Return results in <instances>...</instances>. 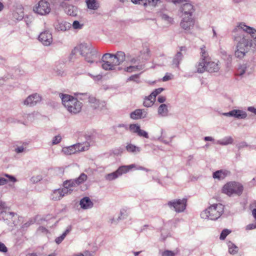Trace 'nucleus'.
I'll use <instances>...</instances> for the list:
<instances>
[{
  "label": "nucleus",
  "instance_id": "1",
  "mask_svg": "<svg viewBox=\"0 0 256 256\" xmlns=\"http://www.w3.org/2000/svg\"><path fill=\"white\" fill-rule=\"evenodd\" d=\"M244 32L250 34L252 38H256V30L252 27L246 26L243 22L240 23L237 28L234 29L233 30L234 40L238 42L234 55L240 58L245 56L249 48L252 46V40L246 38L244 34Z\"/></svg>",
  "mask_w": 256,
  "mask_h": 256
},
{
  "label": "nucleus",
  "instance_id": "2",
  "mask_svg": "<svg viewBox=\"0 0 256 256\" xmlns=\"http://www.w3.org/2000/svg\"><path fill=\"white\" fill-rule=\"evenodd\" d=\"M62 96V104L70 112L76 114L81 111L82 103L76 98L68 94Z\"/></svg>",
  "mask_w": 256,
  "mask_h": 256
},
{
  "label": "nucleus",
  "instance_id": "3",
  "mask_svg": "<svg viewBox=\"0 0 256 256\" xmlns=\"http://www.w3.org/2000/svg\"><path fill=\"white\" fill-rule=\"evenodd\" d=\"M224 211V206L221 204H216L210 206L200 215L203 218L216 220L221 216Z\"/></svg>",
  "mask_w": 256,
  "mask_h": 256
},
{
  "label": "nucleus",
  "instance_id": "4",
  "mask_svg": "<svg viewBox=\"0 0 256 256\" xmlns=\"http://www.w3.org/2000/svg\"><path fill=\"white\" fill-rule=\"evenodd\" d=\"M150 52L147 46L143 47L142 49L140 50V54L136 56L128 54L127 62L132 65L140 64L141 62L146 60L150 58Z\"/></svg>",
  "mask_w": 256,
  "mask_h": 256
},
{
  "label": "nucleus",
  "instance_id": "5",
  "mask_svg": "<svg viewBox=\"0 0 256 256\" xmlns=\"http://www.w3.org/2000/svg\"><path fill=\"white\" fill-rule=\"evenodd\" d=\"M244 190L243 186L239 182H230L225 184L222 189L224 194L230 196L233 194L240 196Z\"/></svg>",
  "mask_w": 256,
  "mask_h": 256
},
{
  "label": "nucleus",
  "instance_id": "6",
  "mask_svg": "<svg viewBox=\"0 0 256 256\" xmlns=\"http://www.w3.org/2000/svg\"><path fill=\"white\" fill-rule=\"evenodd\" d=\"M220 62L218 60L212 61L211 60L205 63H198L197 66V72L202 73L205 71L210 72H218L220 69Z\"/></svg>",
  "mask_w": 256,
  "mask_h": 256
},
{
  "label": "nucleus",
  "instance_id": "7",
  "mask_svg": "<svg viewBox=\"0 0 256 256\" xmlns=\"http://www.w3.org/2000/svg\"><path fill=\"white\" fill-rule=\"evenodd\" d=\"M102 67L106 70H114L118 66L114 60L113 54L106 53L103 55L102 58Z\"/></svg>",
  "mask_w": 256,
  "mask_h": 256
},
{
  "label": "nucleus",
  "instance_id": "8",
  "mask_svg": "<svg viewBox=\"0 0 256 256\" xmlns=\"http://www.w3.org/2000/svg\"><path fill=\"white\" fill-rule=\"evenodd\" d=\"M50 10V4L44 0H40L34 8V11L40 15L47 14Z\"/></svg>",
  "mask_w": 256,
  "mask_h": 256
},
{
  "label": "nucleus",
  "instance_id": "9",
  "mask_svg": "<svg viewBox=\"0 0 256 256\" xmlns=\"http://www.w3.org/2000/svg\"><path fill=\"white\" fill-rule=\"evenodd\" d=\"M187 200L186 198L182 200H174L168 202V206L170 208H173L177 212H183L186 208Z\"/></svg>",
  "mask_w": 256,
  "mask_h": 256
},
{
  "label": "nucleus",
  "instance_id": "10",
  "mask_svg": "<svg viewBox=\"0 0 256 256\" xmlns=\"http://www.w3.org/2000/svg\"><path fill=\"white\" fill-rule=\"evenodd\" d=\"M76 48L80 51V54L84 56L86 54H90V58L92 59L95 56V53L96 52V50L91 44H81L76 47Z\"/></svg>",
  "mask_w": 256,
  "mask_h": 256
},
{
  "label": "nucleus",
  "instance_id": "11",
  "mask_svg": "<svg viewBox=\"0 0 256 256\" xmlns=\"http://www.w3.org/2000/svg\"><path fill=\"white\" fill-rule=\"evenodd\" d=\"M195 24L194 19L191 16L182 17L180 26L182 28L186 31H189L193 28Z\"/></svg>",
  "mask_w": 256,
  "mask_h": 256
},
{
  "label": "nucleus",
  "instance_id": "12",
  "mask_svg": "<svg viewBox=\"0 0 256 256\" xmlns=\"http://www.w3.org/2000/svg\"><path fill=\"white\" fill-rule=\"evenodd\" d=\"M38 40L45 46H49L52 42V34L48 31H44L40 34Z\"/></svg>",
  "mask_w": 256,
  "mask_h": 256
},
{
  "label": "nucleus",
  "instance_id": "13",
  "mask_svg": "<svg viewBox=\"0 0 256 256\" xmlns=\"http://www.w3.org/2000/svg\"><path fill=\"white\" fill-rule=\"evenodd\" d=\"M41 100V97L37 94L28 96L24 101V104L28 106H32L36 104Z\"/></svg>",
  "mask_w": 256,
  "mask_h": 256
},
{
  "label": "nucleus",
  "instance_id": "14",
  "mask_svg": "<svg viewBox=\"0 0 256 256\" xmlns=\"http://www.w3.org/2000/svg\"><path fill=\"white\" fill-rule=\"evenodd\" d=\"M63 186L64 188H62L66 189L67 190L66 191V194H70L74 190L75 188L78 186L76 185V182L74 181V180L64 181L63 183Z\"/></svg>",
  "mask_w": 256,
  "mask_h": 256
},
{
  "label": "nucleus",
  "instance_id": "15",
  "mask_svg": "<svg viewBox=\"0 0 256 256\" xmlns=\"http://www.w3.org/2000/svg\"><path fill=\"white\" fill-rule=\"evenodd\" d=\"M194 11V10L192 4L189 3H185L182 6V16H188L192 17Z\"/></svg>",
  "mask_w": 256,
  "mask_h": 256
},
{
  "label": "nucleus",
  "instance_id": "16",
  "mask_svg": "<svg viewBox=\"0 0 256 256\" xmlns=\"http://www.w3.org/2000/svg\"><path fill=\"white\" fill-rule=\"evenodd\" d=\"M66 189L59 188L55 190L51 194V198L52 200H60L65 195H67L66 193Z\"/></svg>",
  "mask_w": 256,
  "mask_h": 256
},
{
  "label": "nucleus",
  "instance_id": "17",
  "mask_svg": "<svg viewBox=\"0 0 256 256\" xmlns=\"http://www.w3.org/2000/svg\"><path fill=\"white\" fill-rule=\"evenodd\" d=\"M224 114L227 116H232L238 118H244L247 116L246 112L238 110H234Z\"/></svg>",
  "mask_w": 256,
  "mask_h": 256
},
{
  "label": "nucleus",
  "instance_id": "18",
  "mask_svg": "<svg viewBox=\"0 0 256 256\" xmlns=\"http://www.w3.org/2000/svg\"><path fill=\"white\" fill-rule=\"evenodd\" d=\"M230 173V172L227 170H220L214 172L212 174V177L214 179L221 180L224 179Z\"/></svg>",
  "mask_w": 256,
  "mask_h": 256
},
{
  "label": "nucleus",
  "instance_id": "19",
  "mask_svg": "<svg viewBox=\"0 0 256 256\" xmlns=\"http://www.w3.org/2000/svg\"><path fill=\"white\" fill-rule=\"evenodd\" d=\"M200 60L201 62L199 63H205L207 61L210 60V58L209 56L208 50L205 46H202L200 48Z\"/></svg>",
  "mask_w": 256,
  "mask_h": 256
},
{
  "label": "nucleus",
  "instance_id": "20",
  "mask_svg": "<svg viewBox=\"0 0 256 256\" xmlns=\"http://www.w3.org/2000/svg\"><path fill=\"white\" fill-rule=\"evenodd\" d=\"M81 208L82 209H88L93 206V202L88 197L86 196L82 198L80 202Z\"/></svg>",
  "mask_w": 256,
  "mask_h": 256
},
{
  "label": "nucleus",
  "instance_id": "21",
  "mask_svg": "<svg viewBox=\"0 0 256 256\" xmlns=\"http://www.w3.org/2000/svg\"><path fill=\"white\" fill-rule=\"evenodd\" d=\"M114 60L117 66H119L122 63L126 60V54L124 52L118 51L116 54H113Z\"/></svg>",
  "mask_w": 256,
  "mask_h": 256
},
{
  "label": "nucleus",
  "instance_id": "22",
  "mask_svg": "<svg viewBox=\"0 0 256 256\" xmlns=\"http://www.w3.org/2000/svg\"><path fill=\"white\" fill-rule=\"evenodd\" d=\"M74 150H76V153L78 152H84L85 150H88L90 148V144L88 142H84L83 144L78 143L77 144H74Z\"/></svg>",
  "mask_w": 256,
  "mask_h": 256
},
{
  "label": "nucleus",
  "instance_id": "23",
  "mask_svg": "<svg viewBox=\"0 0 256 256\" xmlns=\"http://www.w3.org/2000/svg\"><path fill=\"white\" fill-rule=\"evenodd\" d=\"M146 114L142 110L138 109L130 114V118L134 120H138L144 118Z\"/></svg>",
  "mask_w": 256,
  "mask_h": 256
},
{
  "label": "nucleus",
  "instance_id": "24",
  "mask_svg": "<svg viewBox=\"0 0 256 256\" xmlns=\"http://www.w3.org/2000/svg\"><path fill=\"white\" fill-rule=\"evenodd\" d=\"M136 165L134 164H130L128 166H120L116 170V172L118 174L119 176L123 174H126L130 170L134 168Z\"/></svg>",
  "mask_w": 256,
  "mask_h": 256
},
{
  "label": "nucleus",
  "instance_id": "25",
  "mask_svg": "<svg viewBox=\"0 0 256 256\" xmlns=\"http://www.w3.org/2000/svg\"><path fill=\"white\" fill-rule=\"evenodd\" d=\"M143 68L142 64L132 65L130 64L124 68L125 72H132L140 71Z\"/></svg>",
  "mask_w": 256,
  "mask_h": 256
},
{
  "label": "nucleus",
  "instance_id": "26",
  "mask_svg": "<svg viewBox=\"0 0 256 256\" xmlns=\"http://www.w3.org/2000/svg\"><path fill=\"white\" fill-rule=\"evenodd\" d=\"M86 2L88 8L96 10L100 7L98 2L96 0H86Z\"/></svg>",
  "mask_w": 256,
  "mask_h": 256
},
{
  "label": "nucleus",
  "instance_id": "27",
  "mask_svg": "<svg viewBox=\"0 0 256 256\" xmlns=\"http://www.w3.org/2000/svg\"><path fill=\"white\" fill-rule=\"evenodd\" d=\"M156 98L150 94L148 96H146L144 100V106L146 107H150L153 105Z\"/></svg>",
  "mask_w": 256,
  "mask_h": 256
},
{
  "label": "nucleus",
  "instance_id": "28",
  "mask_svg": "<svg viewBox=\"0 0 256 256\" xmlns=\"http://www.w3.org/2000/svg\"><path fill=\"white\" fill-rule=\"evenodd\" d=\"M158 114L162 116H165L168 115V109L167 106L166 104H162L158 108Z\"/></svg>",
  "mask_w": 256,
  "mask_h": 256
},
{
  "label": "nucleus",
  "instance_id": "29",
  "mask_svg": "<svg viewBox=\"0 0 256 256\" xmlns=\"http://www.w3.org/2000/svg\"><path fill=\"white\" fill-rule=\"evenodd\" d=\"M71 230V227L68 228L65 232L59 237H58L55 241L56 244H60L65 238L66 236L70 232Z\"/></svg>",
  "mask_w": 256,
  "mask_h": 256
},
{
  "label": "nucleus",
  "instance_id": "30",
  "mask_svg": "<svg viewBox=\"0 0 256 256\" xmlns=\"http://www.w3.org/2000/svg\"><path fill=\"white\" fill-rule=\"evenodd\" d=\"M74 144L62 148V152L66 154H72L76 153Z\"/></svg>",
  "mask_w": 256,
  "mask_h": 256
},
{
  "label": "nucleus",
  "instance_id": "31",
  "mask_svg": "<svg viewBox=\"0 0 256 256\" xmlns=\"http://www.w3.org/2000/svg\"><path fill=\"white\" fill-rule=\"evenodd\" d=\"M126 150L130 152H136L140 151V148L131 144H128L126 146Z\"/></svg>",
  "mask_w": 256,
  "mask_h": 256
},
{
  "label": "nucleus",
  "instance_id": "32",
  "mask_svg": "<svg viewBox=\"0 0 256 256\" xmlns=\"http://www.w3.org/2000/svg\"><path fill=\"white\" fill-rule=\"evenodd\" d=\"M87 178L88 177L86 174L82 173L80 176L78 178L74 180V181H76V185L77 186H78V185L86 181L87 179Z\"/></svg>",
  "mask_w": 256,
  "mask_h": 256
},
{
  "label": "nucleus",
  "instance_id": "33",
  "mask_svg": "<svg viewBox=\"0 0 256 256\" xmlns=\"http://www.w3.org/2000/svg\"><path fill=\"white\" fill-rule=\"evenodd\" d=\"M70 24L68 22H62L58 24L57 26V28L62 31H65L70 27Z\"/></svg>",
  "mask_w": 256,
  "mask_h": 256
},
{
  "label": "nucleus",
  "instance_id": "34",
  "mask_svg": "<svg viewBox=\"0 0 256 256\" xmlns=\"http://www.w3.org/2000/svg\"><path fill=\"white\" fill-rule=\"evenodd\" d=\"M182 54L181 52H178L175 56V57L173 60V62L177 66H178L180 62L182 60Z\"/></svg>",
  "mask_w": 256,
  "mask_h": 256
},
{
  "label": "nucleus",
  "instance_id": "35",
  "mask_svg": "<svg viewBox=\"0 0 256 256\" xmlns=\"http://www.w3.org/2000/svg\"><path fill=\"white\" fill-rule=\"evenodd\" d=\"M119 176L118 174L116 172V170L108 174L106 176V178L108 180H114Z\"/></svg>",
  "mask_w": 256,
  "mask_h": 256
},
{
  "label": "nucleus",
  "instance_id": "36",
  "mask_svg": "<svg viewBox=\"0 0 256 256\" xmlns=\"http://www.w3.org/2000/svg\"><path fill=\"white\" fill-rule=\"evenodd\" d=\"M233 142V139L231 136L225 138L224 139L219 141V143L222 145H227L231 144Z\"/></svg>",
  "mask_w": 256,
  "mask_h": 256
},
{
  "label": "nucleus",
  "instance_id": "37",
  "mask_svg": "<svg viewBox=\"0 0 256 256\" xmlns=\"http://www.w3.org/2000/svg\"><path fill=\"white\" fill-rule=\"evenodd\" d=\"M238 248L233 244H230L228 245V252L230 254H234L238 252Z\"/></svg>",
  "mask_w": 256,
  "mask_h": 256
},
{
  "label": "nucleus",
  "instance_id": "38",
  "mask_svg": "<svg viewBox=\"0 0 256 256\" xmlns=\"http://www.w3.org/2000/svg\"><path fill=\"white\" fill-rule=\"evenodd\" d=\"M97 52L95 53V56L94 58H90L91 56L90 54H86L84 57L85 58V60L90 64H92L95 62L96 60V59L97 58Z\"/></svg>",
  "mask_w": 256,
  "mask_h": 256
},
{
  "label": "nucleus",
  "instance_id": "39",
  "mask_svg": "<svg viewBox=\"0 0 256 256\" xmlns=\"http://www.w3.org/2000/svg\"><path fill=\"white\" fill-rule=\"evenodd\" d=\"M130 130L134 133L138 134L139 130H140V126L136 124H132L130 126Z\"/></svg>",
  "mask_w": 256,
  "mask_h": 256
},
{
  "label": "nucleus",
  "instance_id": "40",
  "mask_svg": "<svg viewBox=\"0 0 256 256\" xmlns=\"http://www.w3.org/2000/svg\"><path fill=\"white\" fill-rule=\"evenodd\" d=\"M230 233V231L228 229L224 230L220 235V238L222 240H224L226 236Z\"/></svg>",
  "mask_w": 256,
  "mask_h": 256
},
{
  "label": "nucleus",
  "instance_id": "41",
  "mask_svg": "<svg viewBox=\"0 0 256 256\" xmlns=\"http://www.w3.org/2000/svg\"><path fill=\"white\" fill-rule=\"evenodd\" d=\"M83 26L82 24H80L79 22L75 20L73 22L72 27L74 29H80Z\"/></svg>",
  "mask_w": 256,
  "mask_h": 256
},
{
  "label": "nucleus",
  "instance_id": "42",
  "mask_svg": "<svg viewBox=\"0 0 256 256\" xmlns=\"http://www.w3.org/2000/svg\"><path fill=\"white\" fill-rule=\"evenodd\" d=\"M164 90L163 88H158L157 89H156L153 92H152L151 94L152 96H154L155 98L156 96L160 94L161 92H162Z\"/></svg>",
  "mask_w": 256,
  "mask_h": 256
},
{
  "label": "nucleus",
  "instance_id": "43",
  "mask_svg": "<svg viewBox=\"0 0 256 256\" xmlns=\"http://www.w3.org/2000/svg\"><path fill=\"white\" fill-rule=\"evenodd\" d=\"M137 134L138 136H143L145 138H148V133L146 131L142 130L140 128V130H138Z\"/></svg>",
  "mask_w": 256,
  "mask_h": 256
},
{
  "label": "nucleus",
  "instance_id": "44",
  "mask_svg": "<svg viewBox=\"0 0 256 256\" xmlns=\"http://www.w3.org/2000/svg\"><path fill=\"white\" fill-rule=\"evenodd\" d=\"M173 76L170 73H166V75L162 78L163 82H166L172 78Z\"/></svg>",
  "mask_w": 256,
  "mask_h": 256
},
{
  "label": "nucleus",
  "instance_id": "45",
  "mask_svg": "<svg viewBox=\"0 0 256 256\" xmlns=\"http://www.w3.org/2000/svg\"><path fill=\"white\" fill-rule=\"evenodd\" d=\"M62 138L60 135L55 136L52 140V144H56L60 142Z\"/></svg>",
  "mask_w": 256,
  "mask_h": 256
},
{
  "label": "nucleus",
  "instance_id": "46",
  "mask_svg": "<svg viewBox=\"0 0 256 256\" xmlns=\"http://www.w3.org/2000/svg\"><path fill=\"white\" fill-rule=\"evenodd\" d=\"M175 256V254L171 250H164L162 253V256Z\"/></svg>",
  "mask_w": 256,
  "mask_h": 256
},
{
  "label": "nucleus",
  "instance_id": "47",
  "mask_svg": "<svg viewBox=\"0 0 256 256\" xmlns=\"http://www.w3.org/2000/svg\"><path fill=\"white\" fill-rule=\"evenodd\" d=\"M89 102L91 104H96V105H98L100 104V102L98 100H96L94 97H90L89 98Z\"/></svg>",
  "mask_w": 256,
  "mask_h": 256
},
{
  "label": "nucleus",
  "instance_id": "48",
  "mask_svg": "<svg viewBox=\"0 0 256 256\" xmlns=\"http://www.w3.org/2000/svg\"><path fill=\"white\" fill-rule=\"evenodd\" d=\"M162 18L164 20L167 21L168 23L170 24H172L173 22V19L172 18H170L166 14H163L162 16Z\"/></svg>",
  "mask_w": 256,
  "mask_h": 256
},
{
  "label": "nucleus",
  "instance_id": "49",
  "mask_svg": "<svg viewBox=\"0 0 256 256\" xmlns=\"http://www.w3.org/2000/svg\"><path fill=\"white\" fill-rule=\"evenodd\" d=\"M118 128H122V132L126 131L128 130L127 127L126 126H125L124 125L120 124L118 126L114 127V128L115 129V131L116 132H118Z\"/></svg>",
  "mask_w": 256,
  "mask_h": 256
},
{
  "label": "nucleus",
  "instance_id": "50",
  "mask_svg": "<svg viewBox=\"0 0 256 256\" xmlns=\"http://www.w3.org/2000/svg\"><path fill=\"white\" fill-rule=\"evenodd\" d=\"M256 228V222L254 224H250L246 226V230H252Z\"/></svg>",
  "mask_w": 256,
  "mask_h": 256
},
{
  "label": "nucleus",
  "instance_id": "51",
  "mask_svg": "<svg viewBox=\"0 0 256 256\" xmlns=\"http://www.w3.org/2000/svg\"><path fill=\"white\" fill-rule=\"evenodd\" d=\"M8 251L7 248L2 242H0V252H6Z\"/></svg>",
  "mask_w": 256,
  "mask_h": 256
},
{
  "label": "nucleus",
  "instance_id": "52",
  "mask_svg": "<svg viewBox=\"0 0 256 256\" xmlns=\"http://www.w3.org/2000/svg\"><path fill=\"white\" fill-rule=\"evenodd\" d=\"M6 208V204L4 202L0 201V212H3Z\"/></svg>",
  "mask_w": 256,
  "mask_h": 256
},
{
  "label": "nucleus",
  "instance_id": "53",
  "mask_svg": "<svg viewBox=\"0 0 256 256\" xmlns=\"http://www.w3.org/2000/svg\"><path fill=\"white\" fill-rule=\"evenodd\" d=\"M5 176L8 178V180L12 182H16V178L13 176L6 174Z\"/></svg>",
  "mask_w": 256,
  "mask_h": 256
},
{
  "label": "nucleus",
  "instance_id": "54",
  "mask_svg": "<svg viewBox=\"0 0 256 256\" xmlns=\"http://www.w3.org/2000/svg\"><path fill=\"white\" fill-rule=\"evenodd\" d=\"M8 180L4 178H0V186H2L6 184Z\"/></svg>",
  "mask_w": 256,
  "mask_h": 256
},
{
  "label": "nucleus",
  "instance_id": "55",
  "mask_svg": "<svg viewBox=\"0 0 256 256\" xmlns=\"http://www.w3.org/2000/svg\"><path fill=\"white\" fill-rule=\"evenodd\" d=\"M166 98L164 96H160L158 98V101L160 102V103H162V102H164L166 101Z\"/></svg>",
  "mask_w": 256,
  "mask_h": 256
},
{
  "label": "nucleus",
  "instance_id": "56",
  "mask_svg": "<svg viewBox=\"0 0 256 256\" xmlns=\"http://www.w3.org/2000/svg\"><path fill=\"white\" fill-rule=\"evenodd\" d=\"M160 0H148V3L152 6H155Z\"/></svg>",
  "mask_w": 256,
  "mask_h": 256
},
{
  "label": "nucleus",
  "instance_id": "57",
  "mask_svg": "<svg viewBox=\"0 0 256 256\" xmlns=\"http://www.w3.org/2000/svg\"><path fill=\"white\" fill-rule=\"evenodd\" d=\"M24 148L22 146L18 147V148H16V152L17 153L22 152L24 151Z\"/></svg>",
  "mask_w": 256,
  "mask_h": 256
},
{
  "label": "nucleus",
  "instance_id": "58",
  "mask_svg": "<svg viewBox=\"0 0 256 256\" xmlns=\"http://www.w3.org/2000/svg\"><path fill=\"white\" fill-rule=\"evenodd\" d=\"M252 216H253L254 220H256V208H254L252 210Z\"/></svg>",
  "mask_w": 256,
  "mask_h": 256
},
{
  "label": "nucleus",
  "instance_id": "59",
  "mask_svg": "<svg viewBox=\"0 0 256 256\" xmlns=\"http://www.w3.org/2000/svg\"><path fill=\"white\" fill-rule=\"evenodd\" d=\"M140 3L138 4L144 5V6H146L147 5V2L146 0H142V2H140Z\"/></svg>",
  "mask_w": 256,
  "mask_h": 256
},
{
  "label": "nucleus",
  "instance_id": "60",
  "mask_svg": "<svg viewBox=\"0 0 256 256\" xmlns=\"http://www.w3.org/2000/svg\"><path fill=\"white\" fill-rule=\"evenodd\" d=\"M14 16L16 19H18H18H22V18H23V16H24L23 12H21L20 16L18 18H17V17L16 16V13H14Z\"/></svg>",
  "mask_w": 256,
  "mask_h": 256
},
{
  "label": "nucleus",
  "instance_id": "61",
  "mask_svg": "<svg viewBox=\"0 0 256 256\" xmlns=\"http://www.w3.org/2000/svg\"><path fill=\"white\" fill-rule=\"evenodd\" d=\"M248 110L256 114V108L250 107L248 108Z\"/></svg>",
  "mask_w": 256,
  "mask_h": 256
},
{
  "label": "nucleus",
  "instance_id": "62",
  "mask_svg": "<svg viewBox=\"0 0 256 256\" xmlns=\"http://www.w3.org/2000/svg\"><path fill=\"white\" fill-rule=\"evenodd\" d=\"M99 105L100 104L98 105H96V104H91L90 106L93 108L96 109L99 107Z\"/></svg>",
  "mask_w": 256,
  "mask_h": 256
},
{
  "label": "nucleus",
  "instance_id": "63",
  "mask_svg": "<svg viewBox=\"0 0 256 256\" xmlns=\"http://www.w3.org/2000/svg\"><path fill=\"white\" fill-rule=\"evenodd\" d=\"M138 76L136 75H134L130 77L129 80H134L135 78H137Z\"/></svg>",
  "mask_w": 256,
  "mask_h": 256
},
{
  "label": "nucleus",
  "instance_id": "64",
  "mask_svg": "<svg viewBox=\"0 0 256 256\" xmlns=\"http://www.w3.org/2000/svg\"><path fill=\"white\" fill-rule=\"evenodd\" d=\"M26 256H38L36 253H29Z\"/></svg>",
  "mask_w": 256,
  "mask_h": 256
}]
</instances>
